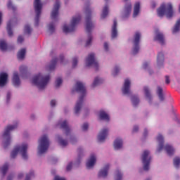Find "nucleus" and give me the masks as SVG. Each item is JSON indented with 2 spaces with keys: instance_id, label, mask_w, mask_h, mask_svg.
I'll list each match as a JSON object with an SVG mask.
<instances>
[{
  "instance_id": "f257e3e1",
  "label": "nucleus",
  "mask_w": 180,
  "mask_h": 180,
  "mask_svg": "<svg viewBox=\"0 0 180 180\" xmlns=\"http://www.w3.org/2000/svg\"><path fill=\"white\" fill-rule=\"evenodd\" d=\"M75 89L77 92H79V94H82L75 107V115H78L81 110V108H82V104L84 103V98L86 95V89L82 82H77Z\"/></svg>"
},
{
  "instance_id": "f03ea898",
  "label": "nucleus",
  "mask_w": 180,
  "mask_h": 180,
  "mask_svg": "<svg viewBox=\"0 0 180 180\" xmlns=\"http://www.w3.org/2000/svg\"><path fill=\"white\" fill-rule=\"evenodd\" d=\"M86 13V32L88 34V39L86 42V47L90 46L91 43H92V34L91 32H92V28L95 27V25L91 20V16L92 15V12L91 11V8L89 7H86L85 8Z\"/></svg>"
},
{
  "instance_id": "7ed1b4c3",
  "label": "nucleus",
  "mask_w": 180,
  "mask_h": 180,
  "mask_svg": "<svg viewBox=\"0 0 180 180\" xmlns=\"http://www.w3.org/2000/svg\"><path fill=\"white\" fill-rule=\"evenodd\" d=\"M50 81V75L43 76L41 74H38L34 76L32 79V84L36 85L39 89H44Z\"/></svg>"
},
{
  "instance_id": "20e7f679",
  "label": "nucleus",
  "mask_w": 180,
  "mask_h": 180,
  "mask_svg": "<svg viewBox=\"0 0 180 180\" xmlns=\"http://www.w3.org/2000/svg\"><path fill=\"white\" fill-rule=\"evenodd\" d=\"M158 15L160 18H162V16L165 15L167 19H171V18L174 16L172 4H171V3L162 4V6L158 9Z\"/></svg>"
},
{
  "instance_id": "39448f33",
  "label": "nucleus",
  "mask_w": 180,
  "mask_h": 180,
  "mask_svg": "<svg viewBox=\"0 0 180 180\" xmlns=\"http://www.w3.org/2000/svg\"><path fill=\"white\" fill-rule=\"evenodd\" d=\"M39 143L38 155H41V154H44V153L49 150V147H50V141H49L47 135L42 136L40 138Z\"/></svg>"
},
{
  "instance_id": "423d86ee",
  "label": "nucleus",
  "mask_w": 180,
  "mask_h": 180,
  "mask_svg": "<svg viewBox=\"0 0 180 180\" xmlns=\"http://www.w3.org/2000/svg\"><path fill=\"white\" fill-rule=\"evenodd\" d=\"M18 153H20L23 160H27V144L23 143L22 146H16L11 152V158H16Z\"/></svg>"
},
{
  "instance_id": "0eeeda50",
  "label": "nucleus",
  "mask_w": 180,
  "mask_h": 180,
  "mask_svg": "<svg viewBox=\"0 0 180 180\" xmlns=\"http://www.w3.org/2000/svg\"><path fill=\"white\" fill-rule=\"evenodd\" d=\"M18 127V124L15 125H8L5 129L4 133L3 134V138L4 139L5 141L4 143V148H6L9 144H11V132L13 130H15Z\"/></svg>"
},
{
  "instance_id": "6e6552de",
  "label": "nucleus",
  "mask_w": 180,
  "mask_h": 180,
  "mask_svg": "<svg viewBox=\"0 0 180 180\" xmlns=\"http://www.w3.org/2000/svg\"><path fill=\"white\" fill-rule=\"evenodd\" d=\"M79 22H81V15H78L77 16L73 17L69 27L67 25L63 26V30L64 33H71L74 32L77 25H78Z\"/></svg>"
},
{
  "instance_id": "1a4fd4ad",
  "label": "nucleus",
  "mask_w": 180,
  "mask_h": 180,
  "mask_svg": "<svg viewBox=\"0 0 180 180\" xmlns=\"http://www.w3.org/2000/svg\"><path fill=\"white\" fill-rule=\"evenodd\" d=\"M142 163L143 165L144 171L150 169V163L151 162V156H150V151L146 150L143 151L141 156Z\"/></svg>"
},
{
  "instance_id": "9d476101",
  "label": "nucleus",
  "mask_w": 180,
  "mask_h": 180,
  "mask_svg": "<svg viewBox=\"0 0 180 180\" xmlns=\"http://www.w3.org/2000/svg\"><path fill=\"white\" fill-rule=\"evenodd\" d=\"M34 8L36 13L35 17V26H39V20L40 19V15H41V2L40 0H34Z\"/></svg>"
},
{
  "instance_id": "9b49d317",
  "label": "nucleus",
  "mask_w": 180,
  "mask_h": 180,
  "mask_svg": "<svg viewBox=\"0 0 180 180\" xmlns=\"http://www.w3.org/2000/svg\"><path fill=\"white\" fill-rule=\"evenodd\" d=\"M141 37V34L139 32H136L134 36V48L132 49V53L134 56L137 54L140 50V39Z\"/></svg>"
},
{
  "instance_id": "f8f14e48",
  "label": "nucleus",
  "mask_w": 180,
  "mask_h": 180,
  "mask_svg": "<svg viewBox=\"0 0 180 180\" xmlns=\"http://www.w3.org/2000/svg\"><path fill=\"white\" fill-rule=\"evenodd\" d=\"M86 67H94L96 70H98V67H99V65L95 60V53H90L87 58L86 59Z\"/></svg>"
},
{
  "instance_id": "ddd939ff",
  "label": "nucleus",
  "mask_w": 180,
  "mask_h": 180,
  "mask_svg": "<svg viewBox=\"0 0 180 180\" xmlns=\"http://www.w3.org/2000/svg\"><path fill=\"white\" fill-rule=\"evenodd\" d=\"M64 60V56L60 55L59 59L58 58H53L51 61V63L49 66H47L48 71H53L56 68V65H57V63L58 60L60 63H63V61Z\"/></svg>"
},
{
  "instance_id": "4468645a",
  "label": "nucleus",
  "mask_w": 180,
  "mask_h": 180,
  "mask_svg": "<svg viewBox=\"0 0 180 180\" xmlns=\"http://www.w3.org/2000/svg\"><path fill=\"white\" fill-rule=\"evenodd\" d=\"M60 10V1H56L53 6V8L51 13V18L52 20L57 19L58 16V11Z\"/></svg>"
},
{
  "instance_id": "2eb2a0df",
  "label": "nucleus",
  "mask_w": 180,
  "mask_h": 180,
  "mask_svg": "<svg viewBox=\"0 0 180 180\" xmlns=\"http://www.w3.org/2000/svg\"><path fill=\"white\" fill-rule=\"evenodd\" d=\"M154 40L155 41H158L160 44H165V37L164 36V34L160 32V30H156Z\"/></svg>"
},
{
  "instance_id": "dca6fc26",
  "label": "nucleus",
  "mask_w": 180,
  "mask_h": 180,
  "mask_svg": "<svg viewBox=\"0 0 180 180\" xmlns=\"http://www.w3.org/2000/svg\"><path fill=\"white\" fill-rule=\"evenodd\" d=\"M130 13H131V3H127L122 11L123 19L129 18V16H130Z\"/></svg>"
},
{
  "instance_id": "f3484780",
  "label": "nucleus",
  "mask_w": 180,
  "mask_h": 180,
  "mask_svg": "<svg viewBox=\"0 0 180 180\" xmlns=\"http://www.w3.org/2000/svg\"><path fill=\"white\" fill-rule=\"evenodd\" d=\"M108 133H109V129H108L101 130L98 136V141H99V143H103L106 137H108Z\"/></svg>"
},
{
  "instance_id": "a211bd4d",
  "label": "nucleus",
  "mask_w": 180,
  "mask_h": 180,
  "mask_svg": "<svg viewBox=\"0 0 180 180\" xmlns=\"http://www.w3.org/2000/svg\"><path fill=\"white\" fill-rule=\"evenodd\" d=\"M122 94L124 95H127L130 94V80L126 79L124 83V86L122 88Z\"/></svg>"
},
{
  "instance_id": "6ab92c4d",
  "label": "nucleus",
  "mask_w": 180,
  "mask_h": 180,
  "mask_svg": "<svg viewBox=\"0 0 180 180\" xmlns=\"http://www.w3.org/2000/svg\"><path fill=\"white\" fill-rule=\"evenodd\" d=\"M96 162V157L91 154L89 159L88 160L87 162L86 163V167L89 169V168H92L94 165H95Z\"/></svg>"
},
{
  "instance_id": "aec40b11",
  "label": "nucleus",
  "mask_w": 180,
  "mask_h": 180,
  "mask_svg": "<svg viewBox=\"0 0 180 180\" xmlns=\"http://www.w3.org/2000/svg\"><path fill=\"white\" fill-rule=\"evenodd\" d=\"M109 165H106L100 172H98V178H106L108 173L109 172Z\"/></svg>"
},
{
  "instance_id": "412c9836",
  "label": "nucleus",
  "mask_w": 180,
  "mask_h": 180,
  "mask_svg": "<svg viewBox=\"0 0 180 180\" xmlns=\"http://www.w3.org/2000/svg\"><path fill=\"white\" fill-rule=\"evenodd\" d=\"M111 37L112 39H115V37H117V20H113Z\"/></svg>"
},
{
  "instance_id": "4be33fe9",
  "label": "nucleus",
  "mask_w": 180,
  "mask_h": 180,
  "mask_svg": "<svg viewBox=\"0 0 180 180\" xmlns=\"http://www.w3.org/2000/svg\"><path fill=\"white\" fill-rule=\"evenodd\" d=\"M8 81V74L2 72L0 73V86H5Z\"/></svg>"
},
{
  "instance_id": "5701e85b",
  "label": "nucleus",
  "mask_w": 180,
  "mask_h": 180,
  "mask_svg": "<svg viewBox=\"0 0 180 180\" xmlns=\"http://www.w3.org/2000/svg\"><path fill=\"white\" fill-rule=\"evenodd\" d=\"M13 84L14 86H19L20 85V79L19 78V75L18 72H15L13 76Z\"/></svg>"
},
{
  "instance_id": "b1692460",
  "label": "nucleus",
  "mask_w": 180,
  "mask_h": 180,
  "mask_svg": "<svg viewBox=\"0 0 180 180\" xmlns=\"http://www.w3.org/2000/svg\"><path fill=\"white\" fill-rule=\"evenodd\" d=\"M123 147V140L120 139H117L114 141V148L115 150H120Z\"/></svg>"
},
{
  "instance_id": "393cba45",
  "label": "nucleus",
  "mask_w": 180,
  "mask_h": 180,
  "mask_svg": "<svg viewBox=\"0 0 180 180\" xmlns=\"http://www.w3.org/2000/svg\"><path fill=\"white\" fill-rule=\"evenodd\" d=\"M60 129H63L64 131H65L66 136H68V134H70V127H68V123L67 122V120H65L62 123H60Z\"/></svg>"
},
{
  "instance_id": "a878e982",
  "label": "nucleus",
  "mask_w": 180,
  "mask_h": 180,
  "mask_svg": "<svg viewBox=\"0 0 180 180\" xmlns=\"http://www.w3.org/2000/svg\"><path fill=\"white\" fill-rule=\"evenodd\" d=\"M99 119L100 120H105V122H109V115H108V113H106L105 111L101 110L99 113Z\"/></svg>"
},
{
  "instance_id": "bb28decb",
  "label": "nucleus",
  "mask_w": 180,
  "mask_h": 180,
  "mask_svg": "<svg viewBox=\"0 0 180 180\" xmlns=\"http://www.w3.org/2000/svg\"><path fill=\"white\" fill-rule=\"evenodd\" d=\"M157 140L160 143L159 147L158 148V153H160V151H161L162 148H164V136H162V135H159L157 138Z\"/></svg>"
},
{
  "instance_id": "cd10ccee",
  "label": "nucleus",
  "mask_w": 180,
  "mask_h": 180,
  "mask_svg": "<svg viewBox=\"0 0 180 180\" xmlns=\"http://www.w3.org/2000/svg\"><path fill=\"white\" fill-rule=\"evenodd\" d=\"M140 13V2H136L134 7L133 18H136Z\"/></svg>"
},
{
  "instance_id": "c85d7f7f",
  "label": "nucleus",
  "mask_w": 180,
  "mask_h": 180,
  "mask_svg": "<svg viewBox=\"0 0 180 180\" xmlns=\"http://www.w3.org/2000/svg\"><path fill=\"white\" fill-rule=\"evenodd\" d=\"M165 150H166V153L167 154H168V155H174V153H175V150L174 149V147H172L169 144L165 146Z\"/></svg>"
},
{
  "instance_id": "c756f323",
  "label": "nucleus",
  "mask_w": 180,
  "mask_h": 180,
  "mask_svg": "<svg viewBox=\"0 0 180 180\" xmlns=\"http://www.w3.org/2000/svg\"><path fill=\"white\" fill-rule=\"evenodd\" d=\"M158 65H162L164 64V53L162 52H160L158 54V59H157Z\"/></svg>"
},
{
  "instance_id": "7c9ffc66",
  "label": "nucleus",
  "mask_w": 180,
  "mask_h": 180,
  "mask_svg": "<svg viewBox=\"0 0 180 180\" xmlns=\"http://www.w3.org/2000/svg\"><path fill=\"white\" fill-rule=\"evenodd\" d=\"M12 20L8 21V22L7 23V32L10 37H12V36H13V32L12 31Z\"/></svg>"
},
{
  "instance_id": "2f4dec72",
  "label": "nucleus",
  "mask_w": 180,
  "mask_h": 180,
  "mask_svg": "<svg viewBox=\"0 0 180 180\" xmlns=\"http://www.w3.org/2000/svg\"><path fill=\"white\" fill-rule=\"evenodd\" d=\"M26 56V49H22L17 55L18 60H23Z\"/></svg>"
},
{
  "instance_id": "473e14b6",
  "label": "nucleus",
  "mask_w": 180,
  "mask_h": 180,
  "mask_svg": "<svg viewBox=\"0 0 180 180\" xmlns=\"http://www.w3.org/2000/svg\"><path fill=\"white\" fill-rule=\"evenodd\" d=\"M57 139H58V141L59 143V144L60 146H62V147H66L68 144V141H67L66 140H64L63 139L60 135H58L57 136Z\"/></svg>"
},
{
  "instance_id": "72a5a7b5",
  "label": "nucleus",
  "mask_w": 180,
  "mask_h": 180,
  "mask_svg": "<svg viewBox=\"0 0 180 180\" xmlns=\"http://www.w3.org/2000/svg\"><path fill=\"white\" fill-rule=\"evenodd\" d=\"M0 50L1 51H6L8 50V44L5 40H0Z\"/></svg>"
},
{
  "instance_id": "f704fd0d",
  "label": "nucleus",
  "mask_w": 180,
  "mask_h": 180,
  "mask_svg": "<svg viewBox=\"0 0 180 180\" xmlns=\"http://www.w3.org/2000/svg\"><path fill=\"white\" fill-rule=\"evenodd\" d=\"M108 13H109V7L108 6H105L101 14V19H105V18L108 16Z\"/></svg>"
},
{
  "instance_id": "c9c22d12",
  "label": "nucleus",
  "mask_w": 180,
  "mask_h": 180,
  "mask_svg": "<svg viewBox=\"0 0 180 180\" xmlns=\"http://www.w3.org/2000/svg\"><path fill=\"white\" fill-rule=\"evenodd\" d=\"M157 94L158 95L160 101L162 102L164 101V94H162V88H161V86H158Z\"/></svg>"
},
{
  "instance_id": "e433bc0d",
  "label": "nucleus",
  "mask_w": 180,
  "mask_h": 180,
  "mask_svg": "<svg viewBox=\"0 0 180 180\" xmlns=\"http://www.w3.org/2000/svg\"><path fill=\"white\" fill-rule=\"evenodd\" d=\"M131 102H132L133 106H137V105L140 103V99H139V97H137V96H132Z\"/></svg>"
},
{
  "instance_id": "4c0bfd02",
  "label": "nucleus",
  "mask_w": 180,
  "mask_h": 180,
  "mask_svg": "<svg viewBox=\"0 0 180 180\" xmlns=\"http://www.w3.org/2000/svg\"><path fill=\"white\" fill-rule=\"evenodd\" d=\"M144 92L146 99H148V101H151V94L150 93V89H148V87H144Z\"/></svg>"
},
{
  "instance_id": "58836bf2",
  "label": "nucleus",
  "mask_w": 180,
  "mask_h": 180,
  "mask_svg": "<svg viewBox=\"0 0 180 180\" xmlns=\"http://www.w3.org/2000/svg\"><path fill=\"white\" fill-rule=\"evenodd\" d=\"M179 27H180V19L178 20L177 22H176L174 27L173 28L172 33L173 34L178 33V31L179 30Z\"/></svg>"
},
{
  "instance_id": "ea45409f",
  "label": "nucleus",
  "mask_w": 180,
  "mask_h": 180,
  "mask_svg": "<svg viewBox=\"0 0 180 180\" xmlns=\"http://www.w3.org/2000/svg\"><path fill=\"white\" fill-rule=\"evenodd\" d=\"M9 169V165L8 163H6L1 168V172L3 174V176H5L6 175V172H8V169Z\"/></svg>"
},
{
  "instance_id": "a19ab883",
  "label": "nucleus",
  "mask_w": 180,
  "mask_h": 180,
  "mask_svg": "<svg viewBox=\"0 0 180 180\" xmlns=\"http://www.w3.org/2000/svg\"><path fill=\"white\" fill-rule=\"evenodd\" d=\"M173 164L175 168H179L180 165V158L179 157H176L174 158L173 160Z\"/></svg>"
},
{
  "instance_id": "79ce46f5",
  "label": "nucleus",
  "mask_w": 180,
  "mask_h": 180,
  "mask_svg": "<svg viewBox=\"0 0 180 180\" xmlns=\"http://www.w3.org/2000/svg\"><path fill=\"white\" fill-rule=\"evenodd\" d=\"M99 84H102V79H98V77H96L91 86L92 88H95V86L99 85Z\"/></svg>"
},
{
  "instance_id": "37998d69",
  "label": "nucleus",
  "mask_w": 180,
  "mask_h": 180,
  "mask_svg": "<svg viewBox=\"0 0 180 180\" xmlns=\"http://www.w3.org/2000/svg\"><path fill=\"white\" fill-rule=\"evenodd\" d=\"M20 72L22 75H25V74H27V67H26L25 65L20 66Z\"/></svg>"
},
{
  "instance_id": "c03bdc74",
  "label": "nucleus",
  "mask_w": 180,
  "mask_h": 180,
  "mask_svg": "<svg viewBox=\"0 0 180 180\" xmlns=\"http://www.w3.org/2000/svg\"><path fill=\"white\" fill-rule=\"evenodd\" d=\"M24 32L25 33H27V34H30L32 33V28H30V25H25Z\"/></svg>"
},
{
  "instance_id": "a18cd8bd",
  "label": "nucleus",
  "mask_w": 180,
  "mask_h": 180,
  "mask_svg": "<svg viewBox=\"0 0 180 180\" xmlns=\"http://www.w3.org/2000/svg\"><path fill=\"white\" fill-rule=\"evenodd\" d=\"M7 8L8 9H11L12 11H16V7L13 6L11 1H9L7 4Z\"/></svg>"
},
{
  "instance_id": "49530a36",
  "label": "nucleus",
  "mask_w": 180,
  "mask_h": 180,
  "mask_svg": "<svg viewBox=\"0 0 180 180\" xmlns=\"http://www.w3.org/2000/svg\"><path fill=\"white\" fill-rule=\"evenodd\" d=\"M61 84H63V79L58 77L56 81V88H59Z\"/></svg>"
},
{
  "instance_id": "de8ad7c7",
  "label": "nucleus",
  "mask_w": 180,
  "mask_h": 180,
  "mask_svg": "<svg viewBox=\"0 0 180 180\" xmlns=\"http://www.w3.org/2000/svg\"><path fill=\"white\" fill-rule=\"evenodd\" d=\"M49 32H51V33H54L55 28H54V24L53 22L49 24Z\"/></svg>"
},
{
  "instance_id": "09e8293b",
  "label": "nucleus",
  "mask_w": 180,
  "mask_h": 180,
  "mask_svg": "<svg viewBox=\"0 0 180 180\" xmlns=\"http://www.w3.org/2000/svg\"><path fill=\"white\" fill-rule=\"evenodd\" d=\"M122 178H123V174L120 171H117L116 175V180H122Z\"/></svg>"
},
{
  "instance_id": "8fccbe9b",
  "label": "nucleus",
  "mask_w": 180,
  "mask_h": 180,
  "mask_svg": "<svg viewBox=\"0 0 180 180\" xmlns=\"http://www.w3.org/2000/svg\"><path fill=\"white\" fill-rule=\"evenodd\" d=\"M78 151V162H79V160H81V157H82V148H79L77 149Z\"/></svg>"
},
{
  "instance_id": "3c124183",
  "label": "nucleus",
  "mask_w": 180,
  "mask_h": 180,
  "mask_svg": "<svg viewBox=\"0 0 180 180\" xmlns=\"http://www.w3.org/2000/svg\"><path fill=\"white\" fill-rule=\"evenodd\" d=\"M78 64V58H74L72 60V68H75Z\"/></svg>"
},
{
  "instance_id": "603ef678",
  "label": "nucleus",
  "mask_w": 180,
  "mask_h": 180,
  "mask_svg": "<svg viewBox=\"0 0 180 180\" xmlns=\"http://www.w3.org/2000/svg\"><path fill=\"white\" fill-rule=\"evenodd\" d=\"M120 71V69H119V68H117V66L115 68L114 71L112 72V75L114 77H116V75H117V74H119V72Z\"/></svg>"
},
{
  "instance_id": "864d4df0",
  "label": "nucleus",
  "mask_w": 180,
  "mask_h": 180,
  "mask_svg": "<svg viewBox=\"0 0 180 180\" xmlns=\"http://www.w3.org/2000/svg\"><path fill=\"white\" fill-rule=\"evenodd\" d=\"M33 176H34V174L33 172H31L29 174H27L25 180H30V179L33 178Z\"/></svg>"
},
{
  "instance_id": "5fc2aeb1",
  "label": "nucleus",
  "mask_w": 180,
  "mask_h": 180,
  "mask_svg": "<svg viewBox=\"0 0 180 180\" xmlns=\"http://www.w3.org/2000/svg\"><path fill=\"white\" fill-rule=\"evenodd\" d=\"M88 127H89V125H88V123H84L82 127V129L84 131L88 130Z\"/></svg>"
},
{
  "instance_id": "6e6d98bb",
  "label": "nucleus",
  "mask_w": 180,
  "mask_h": 180,
  "mask_svg": "<svg viewBox=\"0 0 180 180\" xmlns=\"http://www.w3.org/2000/svg\"><path fill=\"white\" fill-rule=\"evenodd\" d=\"M25 39L23 38L22 36H19L18 38V43H23Z\"/></svg>"
},
{
  "instance_id": "4d7b16f0",
  "label": "nucleus",
  "mask_w": 180,
  "mask_h": 180,
  "mask_svg": "<svg viewBox=\"0 0 180 180\" xmlns=\"http://www.w3.org/2000/svg\"><path fill=\"white\" fill-rule=\"evenodd\" d=\"M71 168H72V162H70L68 165L66 169L67 171H71Z\"/></svg>"
},
{
  "instance_id": "13d9d810",
  "label": "nucleus",
  "mask_w": 180,
  "mask_h": 180,
  "mask_svg": "<svg viewBox=\"0 0 180 180\" xmlns=\"http://www.w3.org/2000/svg\"><path fill=\"white\" fill-rule=\"evenodd\" d=\"M104 49L105 50V51H109V44H108L107 42L104 43Z\"/></svg>"
},
{
  "instance_id": "bf43d9fd",
  "label": "nucleus",
  "mask_w": 180,
  "mask_h": 180,
  "mask_svg": "<svg viewBox=\"0 0 180 180\" xmlns=\"http://www.w3.org/2000/svg\"><path fill=\"white\" fill-rule=\"evenodd\" d=\"M169 82H171V81L169 80V76H165V83L168 84H169Z\"/></svg>"
},
{
  "instance_id": "052dcab7",
  "label": "nucleus",
  "mask_w": 180,
  "mask_h": 180,
  "mask_svg": "<svg viewBox=\"0 0 180 180\" xmlns=\"http://www.w3.org/2000/svg\"><path fill=\"white\" fill-rule=\"evenodd\" d=\"M132 131H133V133H137V131H139V127L134 126Z\"/></svg>"
},
{
  "instance_id": "680f3d73",
  "label": "nucleus",
  "mask_w": 180,
  "mask_h": 180,
  "mask_svg": "<svg viewBox=\"0 0 180 180\" xmlns=\"http://www.w3.org/2000/svg\"><path fill=\"white\" fill-rule=\"evenodd\" d=\"M54 180H65V179L63 177H60L58 176H56L54 178Z\"/></svg>"
},
{
  "instance_id": "e2e57ef3",
  "label": "nucleus",
  "mask_w": 180,
  "mask_h": 180,
  "mask_svg": "<svg viewBox=\"0 0 180 180\" xmlns=\"http://www.w3.org/2000/svg\"><path fill=\"white\" fill-rule=\"evenodd\" d=\"M51 106L52 108H54V106H56V100H52V101H51Z\"/></svg>"
},
{
  "instance_id": "0e129e2a",
  "label": "nucleus",
  "mask_w": 180,
  "mask_h": 180,
  "mask_svg": "<svg viewBox=\"0 0 180 180\" xmlns=\"http://www.w3.org/2000/svg\"><path fill=\"white\" fill-rule=\"evenodd\" d=\"M6 98H7V103H8V102H9V100L11 99V93L10 92L7 93Z\"/></svg>"
},
{
  "instance_id": "69168bd1",
  "label": "nucleus",
  "mask_w": 180,
  "mask_h": 180,
  "mask_svg": "<svg viewBox=\"0 0 180 180\" xmlns=\"http://www.w3.org/2000/svg\"><path fill=\"white\" fill-rule=\"evenodd\" d=\"M13 179V175L11 174L7 177V180H12Z\"/></svg>"
},
{
  "instance_id": "338daca9",
  "label": "nucleus",
  "mask_w": 180,
  "mask_h": 180,
  "mask_svg": "<svg viewBox=\"0 0 180 180\" xmlns=\"http://www.w3.org/2000/svg\"><path fill=\"white\" fill-rule=\"evenodd\" d=\"M18 178V179H22V178H23V174L22 173L19 174Z\"/></svg>"
},
{
  "instance_id": "774afa93",
  "label": "nucleus",
  "mask_w": 180,
  "mask_h": 180,
  "mask_svg": "<svg viewBox=\"0 0 180 180\" xmlns=\"http://www.w3.org/2000/svg\"><path fill=\"white\" fill-rule=\"evenodd\" d=\"M147 67H148V63H145L143 65V68L146 69Z\"/></svg>"
}]
</instances>
